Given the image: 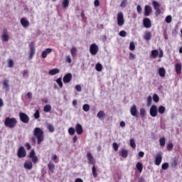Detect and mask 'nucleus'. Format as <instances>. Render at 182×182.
<instances>
[{"instance_id":"obj_1","label":"nucleus","mask_w":182,"mask_h":182,"mask_svg":"<svg viewBox=\"0 0 182 182\" xmlns=\"http://www.w3.org/2000/svg\"><path fill=\"white\" fill-rule=\"evenodd\" d=\"M33 134L34 136H32L31 139L33 144H36V139L37 144H41L45 140L43 129L40 127H36L33 132Z\"/></svg>"},{"instance_id":"obj_2","label":"nucleus","mask_w":182,"mask_h":182,"mask_svg":"<svg viewBox=\"0 0 182 182\" xmlns=\"http://www.w3.org/2000/svg\"><path fill=\"white\" fill-rule=\"evenodd\" d=\"M16 124H18V120L15 117H6L4 120V126L8 127V129H14L16 127Z\"/></svg>"},{"instance_id":"obj_3","label":"nucleus","mask_w":182,"mask_h":182,"mask_svg":"<svg viewBox=\"0 0 182 182\" xmlns=\"http://www.w3.org/2000/svg\"><path fill=\"white\" fill-rule=\"evenodd\" d=\"M18 116H19V119H20L21 122H22V123H24V124L29 123V120H30L29 116H28V114H26V113L19 112Z\"/></svg>"},{"instance_id":"obj_4","label":"nucleus","mask_w":182,"mask_h":182,"mask_svg":"<svg viewBox=\"0 0 182 182\" xmlns=\"http://www.w3.org/2000/svg\"><path fill=\"white\" fill-rule=\"evenodd\" d=\"M117 21L118 26H123L124 25V16H123V13L120 12L117 14Z\"/></svg>"},{"instance_id":"obj_5","label":"nucleus","mask_w":182,"mask_h":182,"mask_svg":"<svg viewBox=\"0 0 182 182\" xmlns=\"http://www.w3.org/2000/svg\"><path fill=\"white\" fill-rule=\"evenodd\" d=\"M29 159H31L32 163L33 164H36L39 159H38V156H36V153L35 152V150H31L30 154H28Z\"/></svg>"},{"instance_id":"obj_6","label":"nucleus","mask_w":182,"mask_h":182,"mask_svg":"<svg viewBox=\"0 0 182 182\" xmlns=\"http://www.w3.org/2000/svg\"><path fill=\"white\" fill-rule=\"evenodd\" d=\"M97 52H99V46L96 43L91 44L90 46V53L91 55L95 56V55H97Z\"/></svg>"},{"instance_id":"obj_7","label":"nucleus","mask_w":182,"mask_h":182,"mask_svg":"<svg viewBox=\"0 0 182 182\" xmlns=\"http://www.w3.org/2000/svg\"><path fill=\"white\" fill-rule=\"evenodd\" d=\"M17 156L18 159H23V157H26V151L23 146H21L17 152Z\"/></svg>"},{"instance_id":"obj_8","label":"nucleus","mask_w":182,"mask_h":182,"mask_svg":"<svg viewBox=\"0 0 182 182\" xmlns=\"http://www.w3.org/2000/svg\"><path fill=\"white\" fill-rule=\"evenodd\" d=\"M29 48H30L29 59L31 60L33 58V56H35V52H36L35 43L31 42L29 44Z\"/></svg>"},{"instance_id":"obj_9","label":"nucleus","mask_w":182,"mask_h":182,"mask_svg":"<svg viewBox=\"0 0 182 182\" xmlns=\"http://www.w3.org/2000/svg\"><path fill=\"white\" fill-rule=\"evenodd\" d=\"M158 109H157V106L156 105H152L150 108V114L151 116V117H157V114H158Z\"/></svg>"},{"instance_id":"obj_10","label":"nucleus","mask_w":182,"mask_h":182,"mask_svg":"<svg viewBox=\"0 0 182 182\" xmlns=\"http://www.w3.org/2000/svg\"><path fill=\"white\" fill-rule=\"evenodd\" d=\"M87 159L88 160V164H92L93 166L96 164V161L95 160V158L93 157V155H92V154L87 153Z\"/></svg>"},{"instance_id":"obj_11","label":"nucleus","mask_w":182,"mask_h":182,"mask_svg":"<svg viewBox=\"0 0 182 182\" xmlns=\"http://www.w3.org/2000/svg\"><path fill=\"white\" fill-rule=\"evenodd\" d=\"M151 12H153L151 7L149 5H146L144 7V16H150V15H151Z\"/></svg>"},{"instance_id":"obj_12","label":"nucleus","mask_w":182,"mask_h":182,"mask_svg":"<svg viewBox=\"0 0 182 182\" xmlns=\"http://www.w3.org/2000/svg\"><path fill=\"white\" fill-rule=\"evenodd\" d=\"M143 25L144 28H151V21H150V18H144Z\"/></svg>"},{"instance_id":"obj_13","label":"nucleus","mask_w":182,"mask_h":182,"mask_svg":"<svg viewBox=\"0 0 182 182\" xmlns=\"http://www.w3.org/2000/svg\"><path fill=\"white\" fill-rule=\"evenodd\" d=\"M1 38L4 42H8V41H9V36L8 35V30H6V28L3 30V35L1 36Z\"/></svg>"},{"instance_id":"obj_14","label":"nucleus","mask_w":182,"mask_h":182,"mask_svg":"<svg viewBox=\"0 0 182 182\" xmlns=\"http://www.w3.org/2000/svg\"><path fill=\"white\" fill-rule=\"evenodd\" d=\"M72 80V74L68 73L63 78L64 83H69Z\"/></svg>"},{"instance_id":"obj_15","label":"nucleus","mask_w":182,"mask_h":182,"mask_svg":"<svg viewBox=\"0 0 182 182\" xmlns=\"http://www.w3.org/2000/svg\"><path fill=\"white\" fill-rule=\"evenodd\" d=\"M75 132L77 134H82L83 133V127L80 124H77L75 125Z\"/></svg>"},{"instance_id":"obj_16","label":"nucleus","mask_w":182,"mask_h":182,"mask_svg":"<svg viewBox=\"0 0 182 182\" xmlns=\"http://www.w3.org/2000/svg\"><path fill=\"white\" fill-rule=\"evenodd\" d=\"M161 160H163V157H161V154H158L155 158V164L156 166H160V164H161Z\"/></svg>"},{"instance_id":"obj_17","label":"nucleus","mask_w":182,"mask_h":182,"mask_svg":"<svg viewBox=\"0 0 182 182\" xmlns=\"http://www.w3.org/2000/svg\"><path fill=\"white\" fill-rule=\"evenodd\" d=\"M130 113L132 116L134 117H137V107L136 105H133L130 109Z\"/></svg>"},{"instance_id":"obj_18","label":"nucleus","mask_w":182,"mask_h":182,"mask_svg":"<svg viewBox=\"0 0 182 182\" xmlns=\"http://www.w3.org/2000/svg\"><path fill=\"white\" fill-rule=\"evenodd\" d=\"M48 53H52V48H46V50L42 52L41 56L43 59L46 58Z\"/></svg>"},{"instance_id":"obj_19","label":"nucleus","mask_w":182,"mask_h":182,"mask_svg":"<svg viewBox=\"0 0 182 182\" xmlns=\"http://www.w3.org/2000/svg\"><path fill=\"white\" fill-rule=\"evenodd\" d=\"M182 65L181 63H176L175 65V70L178 75H181Z\"/></svg>"},{"instance_id":"obj_20","label":"nucleus","mask_w":182,"mask_h":182,"mask_svg":"<svg viewBox=\"0 0 182 182\" xmlns=\"http://www.w3.org/2000/svg\"><path fill=\"white\" fill-rule=\"evenodd\" d=\"M21 23L23 28H28V26H29V21L26 20V18H22L21 19Z\"/></svg>"},{"instance_id":"obj_21","label":"nucleus","mask_w":182,"mask_h":182,"mask_svg":"<svg viewBox=\"0 0 182 182\" xmlns=\"http://www.w3.org/2000/svg\"><path fill=\"white\" fill-rule=\"evenodd\" d=\"M97 117L99 118L100 120H104L105 117H106V114H105V111H100L97 114Z\"/></svg>"},{"instance_id":"obj_22","label":"nucleus","mask_w":182,"mask_h":182,"mask_svg":"<svg viewBox=\"0 0 182 182\" xmlns=\"http://www.w3.org/2000/svg\"><path fill=\"white\" fill-rule=\"evenodd\" d=\"M60 70L59 68H53L49 70L48 73L50 76H55V75H58Z\"/></svg>"},{"instance_id":"obj_23","label":"nucleus","mask_w":182,"mask_h":182,"mask_svg":"<svg viewBox=\"0 0 182 182\" xmlns=\"http://www.w3.org/2000/svg\"><path fill=\"white\" fill-rule=\"evenodd\" d=\"M9 80L5 79L3 81V86L4 88L5 89V90H6V92H9Z\"/></svg>"},{"instance_id":"obj_24","label":"nucleus","mask_w":182,"mask_h":182,"mask_svg":"<svg viewBox=\"0 0 182 182\" xmlns=\"http://www.w3.org/2000/svg\"><path fill=\"white\" fill-rule=\"evenodd\" d=\"M159 75L161 77H166V69H164V68H159Z\"/></svg>"},{"instance_id":"obj_25","label":"nucleus","mask_w":182,"mask_h":182,"mask_svg":"<svg viewBox=\"0 0 182 182\" xmlns=\"http://www.w3.org/2000/svg\"><path fill=\"white\" fill-rule=\"evenodd\" d=\"M32 167H33L32 161L26 162L24 164V168H26V170H32Z\"/></svg>"},{"instance_id":"obj_26","label":"nucleus","mask_w":182,"mask_h":182,"mask_svg":"<svg viewBox=\"0 0 182 182\" xmlns=\"http://www.w3.org/2000/svg\"><path fill=\"white\" fill-rule=\"evenodd\" d=\"M48 168L51 171V173H55V164L52 162H49Z\"/></svg>"},{"instance_id":"obj_27","label":"nucleus","mask_w":182,"mask_h":182,"mask_svg":"<svg viewBox=\"0 0 182 182\" xmlns=\"http://www.w3.org/2000/svg\"><path fill=\"white\" fill-rule=\"evenodd\" d=\"M144 39H145V41H150V39H151V33L146 32L144 35Z\"/></svg>"},{"instance_id":"obj_28","label":"nucleus","mask_w":182,"mask_h":182,"mask_svg":"<svg viewBox=\"0 0 182 182\" xmlns=\"http://www.w3.org/2000/svg\"><path fill=\"white\" fill-rule=\"evenodd\" d=\"M136 168L139 173H141V171H143V164L140 162H137L136 165Z\"/></svg>"},{"instance_id":"obj_29","label":"nucleus","mask_w":182,"mask_h":182,"mask_svg":"<svg viewBox=\"0 0 182 182\" xmlns=\"http://www.w3.org/2000/svg\"><path fill=\"white\" fill-rule=\"evenodd\" d=\"M47 129L50 133L55 132V127L52 124H47Z\"/></svg>"},{"instance_id":"obj_30","label":"nucleus","mask_w":182,"mask_h":182,"mask_svg":"<svg viewBox=\"0 0 182 182\" xmlns=\"http://www.w3.org/2000/svg\"><path fill=\"white\" fill-rule=\"evenodd\" d=\"M121 156L122 157H123L124 159H126L127 157V156H129V151L126 150V149H122L121 151Z\"/></svg>"},{"instance_id":"obj_31","label":"nucleus","mask_w":182,"mask_h":182,"mask_svg":"<svg viewBox=\"0 0 182 182\" xmlns=\"http://www.w3.org/2000/svg\"><path fill=\"white\" fill-rule=\"evenodd\" d=\"M158 112L160 113V114H164V113H166V107L164 106H159L158 108Z\"/></svg>"},{"instance_id":"obj_32","label":"nucleus","mask_w":182,"mask_h":182,"mask_svg":"<svg viewBox=\"0 0 182 182\" xmlns=\"http://www.w3.org/2000/svg\"><path fill=\"white\" fill-rule=\"evenodd\" d=\"M52 110V106H50V105H46L44 108H43V111L46 113H49V112H50Z\"/></svg>"},{"instance_id":"obj_33","label":"nucleus","mask_w":182,"mask_h":182,"mask_svg":"<svg viewBox=\"0 0 182 182\" xmlns=\"http://www.w3.org/2000/svg\"><path fill=\"white\" fill-rule=\"evenodd\" d=\"M95 69L97 72H102V70H103V65L100 63H97L95 65Z\"/></svg>"},{"instance_id":"obj_34","label":"nucleus","mask_w":182,"mask_h":182,"mask_svg":"<svg viewBox=\"0 0 182 182\" xmlns=\"http://www.w3.org/2000/svg\"><path fill=\"white\" fill-rule=\"evenodd\" d=\"M92 176H93L94 178H97V171L96 170V166H95V165L92 168Z\"/></svg>"},{"instance_id":"obj_35","label":"nucleus","mask_w":182,"mask_h":182,"mask_svg":"<svg viewBox=\"0 0 182 182\" xmlns=\"http://www.w3.org/2000/svg\"><path fill=\"white\" fill-rule=\"evenodd\" d=\"M159 144L161 147H164V146H166V138L165 137L160 138Z\"/></svg>"},{"instance_id":"obj_36","label":"nucleus","mask_w":182,"mask_h":182,"mask_svg":"<svg viewBox=\"0 0 182 182\" xmlns=\"http://www.w3.org/2000/svg\"><path fill=\"white\" fill-rule=\"evenodd\" d=\"M151 53L154 59H156L159 56V50H153Z\"/></svg>"},{"instance_id":"obj_37","label":"nucleus","mask_w":182,"mask_h":182,"mask_svg":"<svg viewBox=\"0 0 182 182\" xmlns=\"http://www.w3.org/2000/svg\"><path fill=\"white\" fill-rule=\"evenodd\" d=\"M152 5H153L154 9H160V4H159V2L156 1H152Z\"/></svg>"},{"instance_id":"obj_38","label":"nucleus","mask_w":182,"mask_h":182,"mask_svg":"<svg viewBox=\"0 0 182 182\" xmlns=\"http://www.w3.org/2000/svg\"><path fill=\"white\" fill-rule=\"evenodd\" d=\"M82 109L84 110V112H89V110H90V105H89L88 104H85L82 106Z\"/></svg>"},{"instance_id":"obj_39","label":"nucleus","mask_w":182,"mask_h":182,"mask_svg":"<svg viewBox=\"0 0 182 182\" xmlns=\"http://www.w3.org/2000/svg\"><path fill=\"white\" fill-rule=\"evenodd\" d=\"M140 116L141 118L144 117L146 116V109L144 108H141L140 109Z\"/></svg>"},{"instance_id":"obj_40","label":"nucleus","mask_w":182,"mask_h":182,"mask_svg":"<svg viewBox=\"0 0 182 182\" xmlns=\"http://www.w3.org/2000/svg\"><path fill=\"white\" fill-rule=\"evenodd\" d=\"M69 6V0H63V8L65 9Z\"/></svg>"},{"instance_id":"obj_41","label":"nucleus","mask_w":182,"mask_h":182,"mask_svg":"<svg viewBox=\"0 0 182 182\" xmlns=\"http://www.w3.org/2000/svg\"><path fill=\"white\" fill-rule=\"evenodd\" d=\"M153 100L154 102H155V103H158V102H159L160 97H159V95H157V94H154Z\"/></svg>"},{"instance_id":"obj_42","label":"nucleus","mask_w":182,"mask_h":182,"mask_svg":"<svg viewBox=\"0 0 182 182\" xmlns=\"http://www.w3.org/2000/svg\"><path fill=\"white\" fill-rule=\"evenodd\" d=\"M75 132L76 131L75 130V128H73V127H70L68 129V133L70 136H73V134H75Z\"/></svg>"},{"instance_id":"obj_43","label":"nucleus","mask_w":182,"mask_h":182,"mask_svg":"<svg viewBox=\"0 0 182 182\" xmlns=\"http://www.w3.org/2000/svg\"><path fill=\"white\" fill-rule=\"evenodd\" d=\"M173 147H174V145L173 143L170 142L167 144V151H171L173 150Z\"/></svg>"},{"instance_id":"obj_44","label":"nucleus","mask_w":182,"mask_h":182,"mask_svg":"<svg viewBox=\"0 0 182 182\" xmlns=\"http://www.w3.org/2000/svg\"><path fill=\"white\" fill-rule=\"evenodd\" d=\"M56 82L58 83V85L60 87H63V82H62V78L61 77L58 78L56 80Z\"/></svg>"},{"instance_id":"obj_45","label":"nucleus","mask_w":182,"mask_h":182,"mask_svg":"<svg viewBox=\"0 0 182 182\" xmlns=\"http://www.w3.org/2000/svg\"><path fill=\"white\" fill-rule=\"evenodd\" d=\"M136 49V45L134 44V42L132 41L129 43V50H134Z\"/></svg>"},{"instance_id":"obj_46","label":"nucleus","mask_w":182,"mask_h":182,"mask_svg":"<svg viewBox=\"0 0 182 182\" xmlns=\"http://www.w3.org/2000/svg\"><path fill=\"white\" fill-rule=\"evenodd\" d=\"M166 23H171V21H173V17L171 16H168L165 19Z\"/></svg>"},{"instance_id":"obj_47","label":"nucleus","mask_w":182,"mask_h":182,"mask_svg":"<svg viewBox=\"0 0 182 182\" xmlns=\"http://www.w3.org/2000/svg\"><path fill=\"white\" fill-rule=\"evenodd\" d=\"M121 8H126L127 6V0H122V1L120 4Z\"/></svg>"},{"instance_id":"obj_48","label":"nucleus","mask_w":182,"mask_h":182,"mask_svg":"<svg viewBox=\"0 0 182 182\" xmlns=\"http://www.w3.org/2000/svg\"><path fill=\"white\" fill-rule=\"evenodd\" d=\"M130 146L132 149H136V142L134 139H130Z\"/></svg>"},{"instance_id":"obj_49","label":"nucleus","mask_w":182,"mask_h":182,"mask_svg":"<svg viewBox=\"0 0 182 182\" xmlns=\"http://www.w3.org/2000/svg\"><path fill=\"white\" fill-rule=\"evenodd\" d=\"M112 149L114 150V151H117V150H119V144H117L116 142H114L112 144Z\"/></svg>"},{"instance_id":"obj_50","label":"nucleus","mask_w":182,"mask_h":182,"mask_svg":"<svg viewBox=\"0 0 182 182\" xmlns=\"http://www.w3.org/2000/svg\"><path fill=\"white\" fill-rule=\"evenodd\" d=\"M77 51V50H76V48L73 47V48H71V55H72L73 58H74V56H75Z\"/></svg>"},{"instance_id":"obj_51","label":"nucleus","mask_w":182,"mask_h":182,"mask_svg":"<svg viewBox=\"0 0 182 182\" xmlns=\"http://www.w3.org/2000/svg\"><path fill=\"white\" fill-rule=\"evenodd\" d=\"M162 170H167L168 168V163H164L161 165Z\"/></svg>"},{"instance_id":"obj_52","label":"nucleus","mask_w":182,"mask_h":182,"mask_svg":"<svg viewBox=\"0 0 182 182\" xmlns=\"http://www.w3.org/2000/svg\"><path fill=\"white\" fill-rule=\"evenodd\" d=\"M34 117L35 119H39L41 117V113L39 112V110H36V112L34 113Z\"/></svg>"},{"instance_id":"obj_53","label":"nucleus","mask_w":182,"mask_h":182,"mask_svg":"<svg viewBox=\"0 0 182 182\" xmlns=\"http://www.w3.org/2000/svg\"><path fill=\"white\" fill-rule=\"evenodd\" d=\"M127 35V33H126L125 31H121L119 32V36H122V38L126 37Z\"/></svg>"},{"instance_id":"obj_54","label":"nucleus","mask_w":182,"mask_h":182,"mask_svg":"<svg viewBox=\"0 0 182 182\" xmlns=\"http://www.w3.org/2000/svg\"><path fill=\"white\" fill-rule=\"evenodd\" d=\"M141 11H143V9H141V6L138 5L136 6V11L138 12V14H141Z\"/></svg>"},{"instance_id":"obj_55","label":"nucleus","mask_w":182,"mask_h":182,"mask_svg":"<svg viewBox=\"0 0 182 182\" xmlns=\"http://www.w3.org/2000/svg\"><path fill=\"white\" fill-rule=\"evenodd\" d=\"M177 166V159H174L173 161L171 162V167H176Z\"/></svg>"},{"instance_id":"obj_56","label":"nucleus","mask_w":182,"mask_h":182,"mask_svg":"<svg viewBox=\"0 0 182 182\" xmlns=\"http://www.w3.org/2000/svg\"><path fill=\"white\" fill-rule=\"evenodd\" d=\"M9 68H14V60H9L8 62Z\"/></svg>"},{"instance_id":"obj_57","label":"nucleus","mask_w":182,"mask_h":182,"mask_svg":"<svg viewBox=\"0 0 182 182\" xmlns=\"http://www.w3.org/2000/svg\"><path fill=\"white\" fill-rule=\"evenodd\" d=\"M155 11H156V12H155L156 16H159V15H160V14H161V11L160 10V9H156Z\"/></svg>"},{"instance_id":"obj_58","label":"nucleus","mask_w":182,"mask_h":182,"mask_svg":"<svg viewBox=\"0 0 182 182\" xmlns=\"http://www.w3.org/2000/svg\"><path fill=\"white\" fill-rule=\"evenodd\" d=\"M75 89L77 92H82V86H80V85H77Z\"/></svg>"},{"instance_id":"obj_59","label":"nucleus","mask_w":182,"mask_h":182,"mask_svg":"<svg viewBox=\"0 0 182 182\" xmlns=\"http://www.w3.org/2000/svg\"><path fill=\"white\" fill-rule=\"evenodd\" d=\"M159 58H163L164 56V52H163V50H159V53L158 55Z\"/></svg>"},{"instance_id":"obj_60","label":"nucleus","mask_w":182,"mask_h":182,"mask_svg":"<svg viewBox=\"0 0 182 182\" xmlns=\"http://www.w3.org/2000/svg\"><path fill=\"white\" fill-rule=\"evenodd\" d=\"M152 100H153V98H151V96L148 97V99H147V103H148V105H151Z\"/></svg>"},{"instance_id":"obj_61","label":"nucleus","mask_w":182,"mask_h":182,"mask_svg":"<svg viewBox=\"0 0 182 182\" xmlns=\"http://www.w3.org/2000/svg\"><path fill=\"white\" fill-rule=\"evenodd\" d=\"M94 4L95 6H100V1L99 0H95Z\"/></svg>"},{"instance_id":"obj_62","label":"nucleus","mask_w":182,"mask_h":182,"mask_svg":"<svg viewBox=\"0 0 182 182\" xmlns=\"http://www.w3.org/2000/svg\"><path fill=\"white\" fill-rule=\"evenodd\" d=\"M29 73V71L28 70H25L23 73V77H25Z\"/></svg>"},{"instance_id":"obj_63","label":"nucleus","mask_w":182,"mask_h":182,"mask_svg":"<svg viewBox=\"0 0 182 182\" xmlns=\"http://www.w3.org/2000/svg\"><path fill=\"white\" fill-rule=\"evenodd\" d=\"M25 146L26 147L27 150H31V144H29V143H26Z\"/></svg>"},{"instance_id":"obj_64","label":"nucleus","mask_w":182,"mask_h":182,"mask_svg":"<svg viewBox=\"0 0 182 182\" xmlns=\"http://www.w3.org/2000/svg\"><path fill=\"white\" fill-rule=\"evenodd\" d=\"M27 97H28V99H32V92H28L27 93Z\"/></svg>"}]
</instances>
